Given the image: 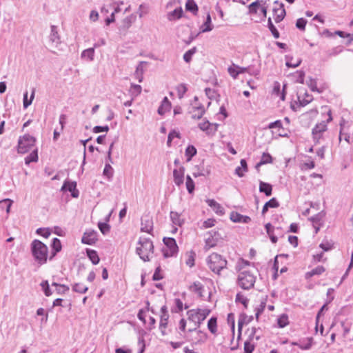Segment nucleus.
<instances>
[{"label": "nucleus", "instance_id": "obj_48", "mask_svg": "<svg viewBox=\"0 0 353 353\" xmlns=\"http://www.w3.org/2000/svg\"><path fill=\"white\" fill-rule=\"evenodd\" d=\"M272 160V158L270 154H269L268 153H263L261 161L259 163H258L256 165V168L261 165L271 163Z\"/></svg>", "mask_w": 353, "mask_h": 353}, {"label": "nucleus", "instance_id": "obj_36", "mask_svg": "<svg viewBox=\"0 0 353 353\" xmlns=\"http://www.w3.org/2000/svg\"><path fill=\"white\" fill-rule=\"evenodd\" d=\"M213 27L211 23V17L210 14H208L206 20L202 26V32H210L212 30Z\"/></svg>", "mask_w": 353, "mask_h": 353}, {"label": "nucleus", "instance_id": "obj_16", "mask_svg": "<svg viewBox=\"0 0 353 353\" xmlns=\"http://www.w3.org/2000/svg\"><path fill=\"white\" fill-rule=\"evenodd\" d=\"M230 219L234 223H248L251 221L248 216L242 215L236 212H232L230 214Z\"/></svg>", "mask_w": 353, "mask_h": 353}, {"label": "nucleus", "instance_id": "obj_37", "mask_svg": "<svg viewBox=\"0 0 353 353\" xmlns=\"http://www.w3.org/2000/svg\"><path fill=\"white\" fill-rule=\"evenodd\" d=\"M38 161L37 149L34 150L28 156L25 158L26 164Z\"/></svg>", "mask_w": 353, "mask_h": 353}, {"label": "nucleus", "instance_id": "obj_54", "mask_svg": "<svg viewBox=\"0 0 353 353\" xmlns=\"http://www.w3.org/2000/svg\"><path fill=\"white\" fill-rule=\"evenodd\" d=\"M236 68L238 69L239 74H241V73H244V72H249L252 75L256 76L259 74V70L254 71V72H251L250 71V67L244 68V67H240V66L237 65Z\"/></svg>", "mask_w": 353, "mask_h": 353}, {"label": "nucleus", "instance_id": "obj_15", "mask_svg": "<svg viewBox=\"0 0 353 353\" xmlns=\"http://www.w3.org/2000/svg\"><path fill=\"white\" fill-rule=\"evenodd\" d=\"M184 173L185 168L183 166L173 170L174 182L177 186H180L183 183Z\"/></svg>", "mask_w": 353, "mask_h": 353}, {"label": "nucleus", "instance_id": "obj_63", "mask_svg": "<svg viewBox=\"0 0 353 353\" xmlns=\"http://www.w3.org/2000/svg\"><path fill=\"white\" fill-rule=\"evenodd\" d=\"M131 24H132V17L131 16L127 17L123 20V27L125 30L128 29L131 26Z\"/></svg>", "mask_w": 353, "mask_h": 353}, {"label": "nucleus", "instance_id": "obj_53", "mask_svg": "<svg viewBox=\"0 0 353 353\" xmlns=\"http://www.w3.org/2000/svg\"><path fill=\"white\" fill-rule=\"evenodd\" d=\"M255 348V345L252 343L250 341H246L244 343V353H252Z\"/></svg>", "mask_w": 353, "mask_h": 353}, {"label": "nucleus", "instance_id": "obj_23", "mask_svg": "<svg viewBox=\"0 0 353 353\" xmlns=\"http://www.w3.org/2000/svg\"><path fill=\"white\" fill-rule=\"evenodd\" d=\"M259 191L263 192L266 196H269L272 192V186L270 183L260 181L259 183Z\"/></svg>", "mask_w": 353, "mask_h": 353}, {"label": "nucleus", "instance_id": "obj_14", "mask_svg": "<svg viewBox=\"0 0 353 353\" xmlns=\"http://www.w3.org/2000/svg\"><path fill=\"white\" fill-rule=\"evenodd\" d=\"M97 241V232L94 230L86 231L81 239L83 244L93 245Z\"/></svg>", "mask_w": 353, "mask_h": 353}, {"label": "nucleus", "instance_id": "obj_56", "mask_svg": "<svg viewBox=\"0 0 353 353\" xmlns=\"http://www.w3.org/2000/svg\"><path fill=\"white\" fill-rule=\"evenodd\" d=\"M174 137L179 138L180 134H179V132L175 131V130H172L169 133L168 137L167 145L168 146H170L172 141Z\"/></svg>", "mask_w": 353, "mask_h": 353}, {"label": "nucleus", "instance_id": "obj_27", "mask_svg": "<svg viewBox=\"0 0 353 353\" xmlns=\"http://www.w3.org/2000/svg\"><path fill=\"white\" fill-rule=\"evenodd\" d=\"M183 14V10L180 7L179 8H176L172 12H170L168 14V19L170 21H173L175 19H180Z\"/></svg>", "mask_w": 353, "mask_h": 353}, {"label": "nucleus", "instance_id": "obj_17", "mask_svg": "<svg viewBox=\"0 0 353 353\" xmlns=\"http://www.w3.org/2000/svg\"><path fill=\"white\" fill-rule=\"evenodd\" d=\"M153 229V221L152 219L149 216H145L141 219V228L142 232L150 233Z\"/></svg>", "mask_w": 353, "mask_h": 353}, {"label": "nucleus", "instance_id": "obj_43", "mask_svg": "<svg viewBox=\"0 0 353 353\" xmlns=\"http://www.w3.org/2000/svg\"><path fill=\"white\" fill-rule=\"evenodd\" d=\"M277 323L279 327L281 328L288 325L289 321L288 315L285 314L281 315L278 319Z\"/></svg>", "mask_w": 353, "mask_h": 353}, {"label": "nucleus", "instance_id": "obj_44", "mask_svg": "<svg viewBox=\"0 0 353 353\" xmlns=\"http://www.w3.org/2000/svg\"><path fill=\"white\" fill-rule=\"evenodd\" d=\"M185 185L188 192L190 194L193 193L194 191V182L189 175L186 176Z\"/></svg>", "mask_w": 353, "mask_h": 353}, {"label": "nucleus", "instance_id": "obj_12", "mask_svg": "<svg viewBox=\"0 0 353 353\" xmlns=\"http://www.w3.org/2000/svg\"><path fill=\"white\" fill-rule=\"evenodd\" d=\"M219 124L216 123H210L205 119L203 122L199 124V128L203 132H205L208 136H213L218 130Z\"/></svg>", "mask_w": 353, "mask_h": 353}, {"label": "nucleus", "instance_id": "obj_64", "mask_svg": "<svg viewBox=\"0 0 353 353\" xmlns=\"http://www.w3.org/2000/svg\"><path fill=\"white\" fill-rule=\"evenodd\" d=\"M112 168L110 164H106L104 170H103V174L110 177L112 175Z\"/></svg>", "mask_w": 353, "mask_h": 353}, {"label": "nucleus", "instance_id": "obj_42", "mask_svg": "<svg viewBox=\"0 0 353 353\" xmlns=\"http://www.w3.org/2000/svg\"><path fill=\"white\" fill-rule=\"evenodd\" d=\"M141 90H142V88L140 85H137V84H134V83L131 84L130 92H131V95L132 96L133 98L136 97L139 94H140L141 92Z\"/></svg>", "mask_w": 353, "mask_h": 353}, {"label": "nucleus", "instance_id": "obj_11", "mask_svg": "<svg viewBox=\"0 0 353 353\" xmlns=\"http://www.w3.org/2000/svg\"><path fill=\"white\" fill-rule=\"evenodd\" d=\"M274 6L272 8V12L274 15V21L278 23L283 20L286 15V12L283 3H279L278 1H275L274 2Z\"/></svg>", "mask_w": 353, "mask_h": 353}, {"label": "nucleus", "instance_id": "obj_18", "mask_svg": "<svg viewBox=\"0 0 353 353\" xmlns=\"http://www.w3.org/2000/svg\"><path fill=\"white\" fill-rule=\"evenodd\" d=\"M170 216L172 224L175 226L181 227L185 223L184 219L182 218L181 214L177 212L171 211Z\"/></svg>", "mask_w": 353, "mask_h": 353}, {"label": "nucleus", "instance_id": "obj_13", "mask_svg": "<svg viewBox=\"0 0 353 353\" xmlns=\"http://www.w3.org/2000/svg\"><path fill=\"white\" fill-rule=\"evenodd\" d=\"M61 190L71 192V196L73 198H77L79 194V190L77 189V182L75 181H65Z\"/></svg>", "mask_w": 353, "mask_h": 353}, {"label": "nucleus", "instance_id": "obj_19", "mask_svg": "<svg viewBox=\"0 0 353 353\" xmlns=\"http://www.w3.org/2000/svg\"><path fill=\"white\" fill-rule=\"evenodd\" d=\"M205 108L203 105L192 107V110L190 111L192 117L194 119H201L205 113Z\"/></svg>", "mask_w": 353, "mask_h": 353}, {"label": "nucleus", "instance_id": "obj_29", "mask_svg": "<svg viewBox=\"0 0 353 353\" xmlns=\"http://www.w3.org/2000/svg\"><path fill=\"white\" fill-rule=\"evenodd\" d=\"M185 9L192 12L194 14H196L198 12V6L194 0H188L186 1Z\"/></svg>", "mask_w": 353, "mask_h": 353}, {"label": "nucleus", "instance_id": "obj_51", "mask_svg": "<svg viewBox=\"0 0 353 353\" xmlns=\"http://www.w3.org/2000/svg\"><path fill=\"white\" fill-rule=\"evenodd\" d=\"M52 250L56 252H60L61 250V243L58 238H54L51 243Z\"/></svg>", "mask_w": 353, "mask_h": 353}, {"label": "nucleus", "instance_id": "obj_25", "mask_svg": "<svg viewBox=\"0 0 353 353\" xmlns=\"http://www.w3.org/2000/svg\"><path fill=\"white\" fill-rule=\"evenodd\" d=\"M190 290L196 294L200 297L203 296V285L199 281L194 282L192 285L190 286Z\"/></svg>", "mask_w": 353, "mask_h": 353}, {"label": "nucleus", "instance_id": "obj_58", "mask_svg": "<svg viewBox=\"0 0 353 353\" xmlns=\"http://www.w3.org/2000/svg\"><path fill=\"white\" fill-rule=\"evenodd\" d=\"M69 289L70 288L68 285L63 284V285H59V288H57L56 290L59 294H65L66 292H68L69 291Z\"/></svg>", "mask_w": 353, "mask_h": 353}, {"label": "nucleus", "instance_id": "obj_24", "mask_svg": "<svg viewBox=\"0 0 353 353\" xmlns=\"http://www.w3.org/2000/svg\"><path fill=\"white\" fill-rule=\"evenodd\" d=\"M86 254L88 257L90 259V260L94 265H97L99 263L100 259L97 252L95 250L91 249H86Z\"/></svg>", "mask_w": 353, "mask_h": 353}, {"label": "nucleus", "instance_id": "obj_38", "mask_svg": "<svg viewBox=\"0 0 353 353\" xmlns=\"http://www.w3.org/2000/svg\"><path fill=\"white\" fill-rule=\"evenodd\" d=\"M197 49L196 47H193L192 48L188 50L183 54V59L186 63H190L192 60V57L196 52Z\"/></svg>", "mask_w": 353, "mask_h": 353}, {"label": "nucleus", "instance_id": "obj_28", "mask_svg": "<svg viewBox=\"0 0 353 353\" xmlns=\"http://www.w3.org/2000/svg\"><path fill=\"white\" fill-rule=\"evenodd\" d=\"M34 94H35V89L34 88H33L32 90L30 99H28V92H26L24 93L23 101V105L24 108H27L28 106H30L32 104V101L34 98Z\"/></svg>", "mask_w": 353, "mask_h": 353}, {"label": "nucleus", "instance_id": "obj_2", "mask_svg": "<svg viewBox=\"0 0 353 353\" xmlns=\"http://www.w3.org/2000/svg\"><path fill=\"white\" fill-rule=\"evenodd\" d=\"M31 252L35 261L40 265L47 262L48 256V248L39 240L32 241L30 245Z\"/></svg>", "mask_w": 353, "mask_h": 353}, {"label": "nucleus", "instance_id": "obj_9", "mask_svg": "<svg viewBox=\"0 0 353 353\" xmlns=\"http://www.w3.org/2000/svg\"><path fill=\"white\" fill-rule=\"evenodd\" d=\"M51 31L49 35V46L51 48V51L55 52L56 50H61V41L60 37L58 34L57 26H51Z\"/></svg>", "mask_w": 353, "mask_h": 353}, {"label": "nucleus", "instance_id": "obj_31", "mask_svg": "<svg viewBox=\"0 0 353 353\" xmlns=\"http://www.w3.org/2000/svg\"><path fill=\"white\" fill-rule=\"evenodd\" d=\"M88 290V286L81 283H77L72 285V290L77 293L84 294Z\"/></svg>", "mask_w": 353, "mask_h": 353}, {"label": "nucleus", "instance_id": "obj_3", "mask_svg": "<svg viewBox=\"0 0 353 353\" xmlns=\"http://www.w3.org/2000/svg\"><path fill=\"white\" fill-rule=\"evenodd\" d=\"M209 268L215 274L220 275V272L227 267V260L217 253L211 254L207 259Z\"/></svg>", "mask_w": 353, "mask_h": 353}, {"label": "nucleus", "instance_id": "obj_41", "mask_svg": "<svg viewBox=\"0 0 353 353\" xmlns=\"http://www.w3.org/2000/svg\"><path fill=\"white\" fill-rule=\"evenodd\" d=\"M94 50L92 48L84 50L81 53L82 58H87L88 60H93Z\"/></svg>", "mask_w": 353, "mask_h": 353}, {"label": "nucleus", "instance_id": "obj_46", "mask_svg": "<svg viewBox=\"0 0 353 353\" xmlns=\"http://www.w3.org/2000/svg\"><path fill=\"white\" fill-rule=\"evenodd\" d=\"M40 285L46 296H50L52 294L48 281H43Z\"/></svg>", "mask_w": 353, "mask_h": 353}, {"label": "nucleus", "instance_id": "obj_40", "mask_svg": "<svg viewBox=\"0 0 353 353\" xmlns=\"http://www.w3.org/2000/svg\"><path fill=\"white\" fill-rule=\"evenodd\" d=\"M217 242L218 241L216 240V237L214 239H213L209 236L208 237H207L205 239V244L204 246V249L205 250H208L210 249L211 248L214 247L216 245Z\"/></svg>", "mask_w": 353, "mask_h": 353}, {"label": "nucleus", "instance_id": "obj_34", "mask_svg": "<svg viewBox=\"0 0 353 353\" xmlns=\"http://www.w3.org/2000/svg\"><path fill=\"white\" fill-rule=\"evenodd\" d=\"M268 27L275 39L279 38L280 34L276 27L274 26L271 17L268 19Z\"/></svg>", "mask_w": 353, "mask_h": 353}, {"label": "nucleus", "instance_id": "obj_21", "mask_svg": "<svg viewBox=\"0 0 353 353\" xmlns=\"http://www.w3.org/2000/svg\"><path fill=\"white\" fill-rule=\"evenodd\" d=\"M171 108V103L167 97H165L161 102V105L158 108V114L163 115L166 112L169 111Z\"/></svg>", "mask_w": 353, "mask_h": 353}, {"label": "nucleus", "instance_id": "obj_22", "mask_svg": "<svg viewBox=\"0 0 353 353\" xmlns=\"http://www.w3.org/2000/svg\"><path fill=\"white\" fill-rule=\"evenodd\" d=\"M325 271V268L323 265H319L316 268L312 269L311 271L307 272L305 274V279H308L316 275H321Z\"/></svg>", "mask_w": 353, "mask_h": 353}, {"label": "nucleus", "instance_id": "obj_39", "mask_svg": "<svg viewBox=\"0 0 353 353\" xmlns=\"http://www.w3.org/2000/svg\"><path fill=\"white\" fill-rule=\"evenodd\" d=\"M196 149L193 145H188L185 150V155L188 157L187 161H190L192 158L196 155Z\"/></svg>", "mask_w": 353, "mask_h": 353}, {"label": "nucleus", "instance_id": "obj_10", "mask_svg": "<svg viewBox=\"0 0 353 353\" xmlns=\"http://www.w3.org/2000/svg\"><path fill=\"white\" fill-rule=\"evenodd\" d=\"M191 333L192 334L188 336V341L193 345L204 343L207 340V334L201 330L196 329V331H193Z\"/></svg>", "mask_w": 353, "mask_h": 353}, {"label": "nucleus", "instance_id": "obj_50", "mask_svg": "<svg viewBox=\"0 0 353 353\" xmlns=\"http://www.w3.org/2000/svg\"><path fill=\"white\" fill-rule=\"evenodd\" d=\"M98 227L103 234H108L110 230V225L108 223H101L99 222L98 223Z\"/></svg>", "mask_w": 353, "mask_h": 353}, {"label": "nucleus", "instance_id": "obj_26", "mask_svg": "<svg viewBox=\"0 0 353 353\" xmlns=\"http://www.w3.org/2000/svg\"><path fill=\"white\" fill-rule=\"evenodd\" d=\"M168 318V313H165L164 314L161 315L159 329L163 335L165 334V328L167 327Z\"/></svg>", "mask_w": 353, "mask_h": 353}, {"label": "nucleus", "instance_id": "obj_47", "mask_svg": "<svg viewBox=\"0 0 353 353\" xmlns=\"http://www.w3.org/2000/svg\"><path fill=\"white\" fill-rule=\"evenodd\" d=\"M266 306V299H263L260 303L259 306L256 308V319H258L261 314L263 313Z\"/></svg>", "mask_w": 353, "mask_h": 353}, {"label": "nucleus", "instance_id": "obj_45", "mask_svg": "<svg viewBox=\"0 0 353 353\" xmlns=\"http://www.w3.org/2000/svg\"><path fill=\"white\" fill-rule=\"evenodd\" d=\"M177 95L179 99H182L188 90L186 85L183 83L178 85L176 88Z\"/></svg>", "mask_w": 353, "mask_h": 353}, {"label": "nucleus", "instance_id": "obj_30", "mask_svg": "<svg viewBox=\"0 0 353 353\" xmlns=\"http://www.w3.org/2000/svg\"><path fill=\"white\" fill-rule=\"evenodd\" d=\"M146 63L145 61H141L139 65L137 66L135 71V76L138 79L139 82H142L143 81V64Z\"/></svg>", "mask_w": 353, "mask_h": 353}, {"label": "nucleus", "instance_id": "obj_6", "mask_svg": "<svg viewBox=\"0 0 353 353\" xmlns=\"http://www.w3.org/2000/svg\"><path fill=\"white\" fill-rule=\"evenodd\" d=\"M256 276L249 271L241 272L238 276V285L243 290H250L254 287Z\"/></svg>", "mask_w": 353, "mask_h": 353}, {"label": "nucleus", "instance_id": "obj_33", "mask_svg": "<svg viewBox=\"0 0 353 353\" xmlns=\"http://www.w3.org/2000/svg\"><path fill=\"white\" fill-rule=\"evenodd\" d=\"M335 34H337L338 36H339L341 38H345V37L347 38L348 40L345 43V44L347 46L350 45L352 43V42L353 41V34H352L347 33V32H345L341 31V30L336 31Z\"/></svg>", "mask_w": 353, "mask_h": 353}, {"label": "nucleus", "instance_id": "obj_62", "mask_svg": "<svg viewBox=\"0 0 353 353\" xmlns=\"http://www.w3.org/2000/svg\"><path fill=\"white\" fill-rule=\"evenodd\" d=\"M108 130H109V127L108 125H104V126L97 125V126H95L93 128V132L94 133H100V132H108Z\"/></svg>", "mask_w": 353, "mask_h": 353}, {"label": "nucleus", "instance_id": "obj_20", "mask_svg": "<svg viewBox=\"0 0 353 353\" xmlns=\"http://www.w3.org/2000/svg\"><path fill=\"white\" fill-rule=\"evenodd\" d=\"M206 202L216 214L220 215L224 214L225 212L223 208L214 199H208Z\"/></svg>", "mask_w": 353, "mask_h": 353}, {"label": "nucleus", "instance_id": "obj_1", "mask_svg": "<svg viewBox=\"0 0 353 353\" xmlns=\"http://www.w3.org/2000/svg\"><path fill=\"white\" fill-rule=\"evenodd\" d=\"M210 313V310L207 308H197L188 310L187 312L188 319L190 323H192V326L188 329V332H192L196 331Z\"/></svg>", "mask_w": 353, "mask_h": 353}, {"label": "nucleus", "instance_id": "obj_7", "mask_svg": "<svg viewBox=\"0 0 353 353\" xmlns=\"http://www.w3.org/2000/svg\"><path fill=\"white\" fill-rule=\"evenodd\" d=\"M163 241L165 247L162 248V252L165 258L172 256L177 253L178 246L174 238L164 237Z\"/></svg>", "mask_w": 353, "mask_h": 353}, {"label": "nucleus", "instance_id": "obj_55", "mask_svg": "<svg viewBox=\"0 0 353 353\" xmlns=\"http://www.w3.org/2000/svg\"><path fill=\"white\" fill-rule=\"evenodd\" d=\"M306 23L307 21L305 19L299 18L296 20V27L301 30H305Z\"/></svg>", "mask_w": 353, "mask_h": 353}, {"label": "nucleus", "instance_id": "obj_35", "mask_svg": "<svg viewBox=\"0 0 353 353\" xmlns=\"http://www.w3.org/2000/svg\"><path fill=\"white\" fill-rule=\"evenodd\" d=\"M216 318L211 317L208 322V328L212 334H215L217 331Z\"/></svg>", "mask_w": 353, "mask_h": 353}, {"label": "nucleus", "instance_id": "obj_57", "mask_svg": "<svg viewBox=\"0 0 353 353\" xmlns=\"http://www.w3.org/2000/svg\"><path fill=\"white\" fill-rule=\"evenodd\" d=\"M161 268L160 266H158L155 271H154V273L152 276V279L154 281H159L161 279H163V276L162 274H161Z\"/></svg>", "mask_w": 353, "mask_h": 353}, {"label": "nucleus", "instance_id": "obj_52", "mask_svg": "<svg viewBox=\"0 0 353 353\" xmlns=\"http://www.w3.org/2000/svg\"><path fill=\"white\" fill-rule=\"evenodd\" d=\"M249 300L245 297L241 293H238L236 296V302L241 303L243 306L247 308Z\"/></svg>", "mask_w": 353, "mask_h": 353}, {"label": "nucleus", "instance_id": "obj_5", "mask_svg": "<svg viewBox=\"0 0 353 353\" xmlns=\"http://www.w3.org/2000/svg\"><path fill=\"white\" fill-rule=\"evenodd\" d=\"M36 142L35 137L26 134L19 138L17 151L19 153L25 154L32 150Z\"/></svg>", "mask_w": 353, "mask_h": 353}, {"label": "nucleus", "instance_id": "obj_8", "mask_svg": "<svg viewBox=\"0 0 353 353\" xmlns=\"http://www.w3.org/2000/svg\"><path fill=\"white\" fill-rule=\"evenodd\" d=\"M329 116L326 121H323L319 123H317L312 129L313 139L316 143H319L320 139L322 137V134L327 129V124L332 120L331 110L327 112Z\"/></svg>", "mask_w": 353, "mask_h": 353}, {"label": "nucleus", "instance_id": "obj_4", "mask_svg": "<svg viewBox=\"0 0 353 353\" xmlns=\"http://www.w3.org/2000/svg\"><path fill=\"white\" fill-rule=\"evenodd\" d=\"M139 244L140 246L136 250L137 254L143 261H150L149 256L154 250L152 241L147 238H140Z\"/></svg>", "mask_w": 353, "mask_h": 353}, {"label": "nucleus", "instance_id": "obj_61", "mask_svg": "<svg viewBox=\"0 0 353 353\" xmlns=\"http://www.w3.org/2000/svg\"><path fill=\"white\" fill-rule=\"evenodd\" d=\"M312 101V96L308 94H305V99H303L302 100L299 99L300 104L302 106L306 105L307 104H308Z\"/></svg>", "mask_w": 353, "mask_h": 353}, {"label": "nucleus", "instance_id": "obj_32", "mask_svg": "<svg viewBox=\"0 0 353 353\" xmlns=\"http://www.w3.org/2000/svg\"><path fill=\"white\" fill-rule=\"evenodd\" d=\"M325 216V212L324 211H321L314 216L309 218V220L312 221L314 224H321V222Z\"/></svg>", "mask_w": 353, "mask_h": 353}, {"label": "nucleus", "instance_id": "obj_59", "mask_svg": "<svg viewBox=\"0 0 353 353\" xmlns=\"http://www.w3.org/2000/svg\"><path fill=\"white\" fill-rule=\"evenodd\" d=\"M12 201L9 199H6L0 201V207L3 205H6V212L9 213L12 205Z\"/></svg>", "mask_w": 353, "mask_h": 353}, {"label": "nucleus", "instance_id": "obj_60", "mask_svg": "<svg viewBox=\"0 0 353 353\" xmlns=\"http://www.w3.org/2000/svg\"><path fill=\"white\" fill-rule=\"evenodd\" d=\"M266 205L270 208H278L279 206V203L275 198H272L268 202H266Z\"/></svg>", "mask_w": 353, "mask_h": 353}, {"label": "nucleus", "instance_id": "obj_49", "mask_svg": "<svg viewBox=\"0 0 353 353\" xmlns=\"http://www.w3.org/2000/svg\"><path fill=\"white\" fill-rule=\"evenodd\" d=\"M237 65L233 63L231 66L228 68V72L230 75L234 79H236L239 75L238 69L236 68Z\"/></svg>", "mask_w": 353, "mask_h": 353}]
</instances>
